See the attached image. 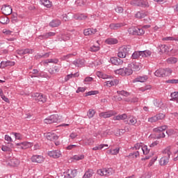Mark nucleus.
Listing matches in <instances>:
<instances>
[{
	"mask_svg": "<svg viewBox=\"0 0 178 178\" xmlns=\"http://www.w3.org/2000/svg\"><path fill=\"white\" fill-rule=\"evenodd\" d=\"M163 154L164 156L161 158L159 161V163L161 166H165V165H168L169 163V158H170V154L172 152H170V147H167L163 151Z\"/></svg>",
	"mask_w": 178,
	"mask_h": 178,
	"instance_id": "f257e3e1",
	"label": "nucleus"
},
{
	"mask_svg": "<svg viewBox=\"0 0 178 178\" xmlns=\"http://www.w3.org/2000/svg\"><path fill=\"white\" fill-rule=\"evenodd\" d=\"M32 97L36 102H39L40 104H44V102H47V96L42 94L34 93Z\"/></svg>",
	"mask_w": 178,
	"mask_h": 178,
	"instance_id": "f03ea898",
	"label": "nucleus"
},
{
	"mask_svg": "<svg viewBox=\"0 0 178 178\" xmlns=\"http://www.w3.org/2000/svg\"><path fill=\"white\" fill-rule=\"evenodd\" d=\"M59 120V116L56 114L50 115L47 118L44 119V122L46 124H52V123H58Z\"/></svg>",
	"mask_w": 178,
	"mask_h": 178,
	"instance_id": "7ed1b4c3",
	"label": "nucleus"
},
{
	"mask_svg": "<svg viewBox=\"0 0 178 178\" xmlns=\"http://www.w3.org/2000/svg\"><path fill=\"white\" fill-rule=\"evenodd\" d=\"M59 120V116L56 114L50 115L47 118L44 119V122L46 124H52V123H58Z\"/></svg>",
	"mask_w": 178,
	"mask_h": 178,
	"instance_id": "20e7f679",
	"label": "nucleus"
},
{
	"mask_svg": "<svg viewBox=\"0 0 178 178\" xmlns=\"http://www.w3.org/2000/svg\"><path fill=\"white\" fill-rule=\"evenodd\" d=\"M113 173L112 168H103L97 170L99 176H111Z\"/></svg>",
	"mask_w": 178,
	"mask_h": 178,
	"instance_id": "39448f33",
	"label": "nucleus"
},
{
	"mask_svg": "<svg viewBox=\"0 0 178 178\" xmlns=\"http://www.w3.org/2000/svg\"><path fill=\"white\" fill-rule=\"evenodd\" d=\"M45 138L49 141H57L59 139V136L55 133L48 132L44 134Z\"/></svg>",
	"mask_w": 178,
	"mask_h": 178,
	"instance_id": "423d86ee",
	"label": "nucleus"
},
{
	"mask_svg": "<svg viewBox=\"0 0 178 178\" xmlns=\"http://www.w3.org/2000/svg\"><path fill=\"white\" fill-rule=\"evenodd\" d=\"M1 12L6 16H9V15H12V7L9 5H3L1 8Z\"/></svg>",
	"mask_w": 178,
	"mask_h": 178,
	"instance_id": "0eeeda50",
	"label": "nucleus"
},
{
	"mask_svg": "<svg viewBox=\"0 0 178 178\" xmlns=\"http://www.w3.org/2000/svg\"><path fill=\"white\" fill-rule=\"evenodd\" d=\"M158 49H159V54L160 55H162V54H168V52L170 51V49H169V46L166 44H160L158 47Z\"/></svg>",
	"mask_w": 178,
	"mask_h": 178,
	"instance_id": "6e6552de",
	"label": "nucleus"
},
{
	"mask_svg": "<svg viewBox=\"0 0 178 178\" xmlns=\"http://www.w3.org/2000/svg\"><path fill=\"white\" fill-rule=\"evenodd\" d=\"M55 35H56V33L49 32L43 33L42 35H40L38 38L39 40H48V38H51V37H55Z\"/></svg>",
	"mask_w": 178,
	"mask_h": 178,
	"instance_id": "1a4fd4ad",
	"label": "nucleus"
},
{
	"mask_svg": "<svg viewBox=\"0 0 178 178\" xmlns=\"http://www.w3.org/2000/svg\"><path fill=\"white\" fill-rule=\"evenodd\" d=\"M31 159L34 163H42L44 162V156L42 155H33Z\"/></svg>",
	"mask_w": 178,
	"mask_h": 178,
	"instance_id": "9d476101",
	"label": "nucleus"
},
{
	"mask_svg": "<svg viewBox=\"0 0 178 178\" xmlns=\"http://www.w3.org/2000/svg\"><path fill=\"white\" fill-rule=\"evenodd\" d=\"M116 113L113 111H106V112H102L99 114L100 118H104V119H107L108 118H111V116H115Z\"/></svg>",
	"mask_w": 178,
	"mask_h": 178,
	"instance_id": "9b49d317",
	"label": "nucleus"
},
{
	"mask_svg": "<svg viewBox=\"0 0 178 178\" xmlns=\"http://www.w3.org/2000/svg\"><path fill=\"white\" fill-rule=\"evenodd\" d=\"M15 61L7 60V61H1L0 63V69H5V67H8V66H15Z\"/></svg>",
	"mask_w": 178,
	"mask_h": 178,
	"instance_id": "f8f14e48",
	"label": "nucleus"
},
{
	"mask_svg": "<svg viewBox=\"0 0 178 178\" xmlns=\"http://www.w3.org/2000/svg\"><path fill=\"white\" fill-rule=\"evenodd\" d=\"M48 155L51 158L56 159V158H60V156L62 155V154L59 150H52L48 152Z\"/></svg>",
	"mask_w": 178,
	"mask_h": 178,
	"instance_id": "ddd939ff",
	"label": "nucleus"
},
{
	"mask_svg": "<svg viewBox=\"0 0 178 178\" xmlns=\"http://www.w3.org/2000/svg\"><path fill=\"white\" fill-rule=\"evenodd\" d=\"M110 60L113 65H115L116 66H120V65H123V61L122 59L118 57H112Z\"/></svg>",
	"mask_w": 178,
	"mask_h": 178,
	"instance_id": "4468645a",
	"label": "nucleus"
},
{
	"mask_svg": "<svg viewBox=\"0 0 178 178\" xmlns=\"http://www.w3.org/2000/svg\"><path fill=\"white\" fill-rule=\"evenodd\" d=\"M129 67H131V70L134 72H138L141 69V65L137 63H131L129 64Z\"/></svg>",
	"mask_w": 178,
	"mask_h": 178,
	"instance_id": "2eb2a0df",
	"label": "nucleus"
},
{
	"mask_svg": "<svg viewBox=\"0 0 178 178\" xmlns=\"http://www.w3.org/2000/svg\"><path fill=\"white\" fill-rule=\"evenodd\" d=\"M148 80V76L143 75V76H139L136 77L135 79H134V83H145Z\"/></svg>",
	"mask_w": 178,
	"mask_h": 178,
	"instance_id": "dca6fc26",
	"label": "nucleus"
},
{
	"mask_svg": "<svg viewBox=\"0 0 178 178\" xmlns=\"http://www.w3.org/2000/svg\"><path fill=\"white\" fill-rule=\"evenodd\" d=\"M124 23H113L109 25V28L111 30H118V29H120L121 27H124Z\"/></svg>",
	"mask_w": 178,
	"mask_h": 178,
	"instance_id": "f3484780",
	"label": "nucleus"
},
{
	"mask_svg": "<svg viewBox=\"0 0 178 178\" xmlns=\"http://www.w3.org/2000/svg\"><path fill=\"white\" fill-rule=\"evenodd\" d=\"M66 176L68 178H74L77 176V170H68L66 172Z\"/></svg>",
	"mask_w": 178,
	"mask_h": 178,
	"instance_id": "a211bd4d",
	"label": "nucleus"
},
{
	"mask_svg": "<svg viewBox=\"0 0 178 178\" xmlns=\"http://www.w3.org/2000/svg\"><path fill=\"white\" fill-rule=\"evenodd\" d=\"M97 33V29H87L83 31L84 35H94Z\"/></svg>",
	"mask_w": 178,
	"mask_h": 178,
	"instance_id": "6ab92c4d",
	"label": "nucleus"
},
{
	"mask_svg": "<svg viewBox=\"0 0 178 178\" xmlns=\"http://www.w3.org/2000/svg\"><path fill=\"white\" fill-rule=\"evenodd\" d=\"M121 49H122L124 54H127V56H128V55H130V54H131V46L130 45L122 46L121 47Z\"/></svg>",
	"mask_w": 178,
	"mask_h": 178,
	"instance_id": "aec40b11",
	"label": "nucleus"
},
{
	"mask_svg": "<svg viewBox=\"0 0 178 178\" xmlns=\"http://www.w3.org/2000/svg\"><path fill=\"white\" fill-rule=\"evenodd\" d=\"M127 123L131 126H136V124H137V118L134 116H130L128 118Z\"/></svg>",
	"mask_w": 178,
	"mask_h": 178,
	"instance_id": "412c9836",
	"label": "nucleus"
},
{
	"mask_svg": "<svg viewBox=\"0 0 178 178\" xmlns=\"http://www.w3.org/2000/svg\"><path fill=\"white\" fill-rule=\"evenodd\" d=\"M61 22L59 19H53L51 22L49 23L50 27H59L61 24Z\"/></svg>",
	"mask_w": 178,
	"mask_h": 178,
	"instance_id": "4be33fe9",
	"label": "nucleus"
},
{
	"mask_svg": "<svg viewBox=\"0 0 178 178\" xmlns=\"http://www.w3.org/2000/svg\"><path fill=\"white\" fill-rule=\"evenodd\" d=\"M166 129H168V126L163 125V126L154 128L153 129V131H154V133H162V131H165V130H166Z\"/></svg>",
	"mask_w": 178,
	"mask_h": 178,
	"instance_id": "5701e85b",
	"label": "nucleus"
},
{
	"mask_svg": "<svg viewBox=\"0 0 178 178\" xmlns=\"http://www.w3.org/2000/svg\"><path fill=\"white\" fill-rule=\"evenodd\" d=\"M127 118V114L124 113L121 115H118L117 116H114L113 118V120H126Z\"/></svg>",
	"mask_w": 178,
	"mask_h": 178,
	"instance_id": "b1692460",
	"label": "nucleus"
},
{
	"mask_svg": "<svg viewBox=\"0 0 178 178\" xmlns=\"http://www.w3.org/2000/svg\"><path fill=\"white\" fill-rule=\"evenodd\" d=\"M59 62V60L58 58H49L42 62L44 66H46V65H48V63H54L56 64Z\"/></svg>",
	"mask_w": 178,
	"mask_h": 178,
	"instance_id": "393cba45",
	"label": "nucleus"
},
{
	"mask_svg": "<svg viewBox=\"0 0 178 178\" xmlns=\"http://www.w3.org/2000/svg\"><path fill=\"white\" fill-rule=\"evenodd\" d=\"M72 63L76 67H82L84 65V60L76 59Z\"/></svg>",
	"mask_w": 178,
	"mask_h": 178,
	"instance_id": "a878e982",
	"label": "nucleus"
},
{
	"mask_svg": "<svg viewBox=\"0 0 178 178\" xmlns=\"http://www.w3.org/2000/svg\"><path fill=\"white\" fill-rule=\"evenodd\" d=\"M154 76H156V77H165V69L157 70L154 72Z\"/></svg>",
	"mask_w": 178,
	"mask_h": 178,
	"instance_id": "bb28decb",
	"label": "nucleus"
},
{
	"mask_svg": "<svg viewBox=\"0 0 178 178\" xmlns=\"http://www.w3.org/2000/svg\"><path fill=\"white\" fill-rule=\"evenodd\" d=\"M77 53L74 52L67 55H64L60 58V60H67V59H70V58H73V56H76Z\"/></svg>",
	"mask_w": 178,
	"mask_h": 178,
	"instance_id": "cd10ccee",
	"label": "nucleus"
},
{
	"mask_svg": "<svg viewBox=\"0 0 178 178\" xmlns=\"http://www.w3.org/2000/svg\"><path fill=\"white\" fill-rule=\"evenodd\" d=\"M105 42L108 45H115V44H118V41L116 38H110L106 40Z\"/></svg>",
	"mask_w": 178,
	"mask_h": 178,
	"instance_id": "c85d7f7f",
	"label": "nucleus"
},
{
	"mask_svg": "<svg viewBox=\"0 0 178 178\" xmlns=\"http://www.w3.org/2000/svg\"><path fill=\"white\" fill-rule=\"evenodd\" d=\"M40 3L45 6V8H52V2L49 0H40Z\"/></svg>",
	"mask_w": 178,
	"mask_h": 178,
	"instance_id": "c756f323",
	"label": "nucleus"
},
{
	"mask_svg": "<svg viewBox=\"0 0 178 178\" xmlns=\"http://www.w3.org/2000/svg\"><path fill=\"white\" fill-rule=\"evenodd\" d=\"M118 83H119V80L113 79V80L107 81L106 86H108V87H112L113 86H118Z\"/></svg>",
	"mask_w": 178,
	"mask_h": 178,
	"instance_id": "7c9ffc66",
	"label": "nucleus"
},
{
	"mask_svg": "<svg viewBox=\"0 0 178 178\" xmlns=\"http://www.w3.org/2000/svg\"><path fill=\"white\" fill-rule=\"evenodd\" d=\"M131 74H133V70L131 69V67H124V76H130Z\"/></svg>",
	"mask_w": 178,
	"mask_h": 178,
	"instance_id": "2f4dec72",
	"label": "nucleus"
},
{
	"mask_svg": "<svg viewBox=\"0 0 178 178\" xmlns=\"http://www.w3.org/2000/svg\"><path fill=\"white\" fill-rule=\"evenodd\" d=\"M139 6L140 8H149V3L147 0H140Z\"/></svg>",
	"mask_w": 178,
	"mask_h": 178,
	"instance_id": "473e14b6",
	"label": "nucleus"
},
{
	"mask_svg": "<svg viewBox=\"0 0 178 178\" xmlns=\"http://www.w3.org/2000/svg\"><path fill=\"white\" fill-rule=\"evenodd\" d=\"M17 147L19 148V149H26L27 148V145H29V143L26 142L16 143Z\"/></svg>",
	"mask_w": 178,
	"mask_h": 178,
	"instance_id": "72a5a7b5",
	"label": "nucleus"
},
{
	"mask_svg": "<svg viewBox=\"0 0 178 178\" xmlns=\"http://www.w3.org/2000/svg\"><path fill=\"white\" fill-rule=\"evenodd\" d=\"M146 16H147V15L145 14V13H144L143 11H138L135 15V17L137 19H144V17H145Z\"/></svg>",
	"mask_w": 178,
	"mask_h": 178,
	"instance_id": "f704fd0d",
	"label": "nucleus"
},
{
	"mask_svg": "<svg viewBox=\"0 0 178 178\" xmlns=\"http://www.w3.org/2000/svg\"><path fill=\"white\" fill-rule=\"evenodd\" d=\"M140 156V152L136 151L135 152L130 153L128 156L127 158H133L134 159H136Z\"/></svg>",
	"mask_w": 178,
	"mask_h": 178,
	"instance_id": "c9c22d12",
	"label": "nucleus"
},
{
	"mask_svg": "<svg viewBox=\"0 0 178 178\" xmlns=\"http://www.w3.org/2000/svg\"><path fill=\"white\" fill-rule=\"evenodd\" d=\"M120 150V149L119 147H117L113 149L108 150L107 154H111V155H118V154H119Z\"/></svg>",
	"mask_w": 178,
	"mask_h": 178,
	"instance_id": "e433bc0d",
	"label": "nucleus"
},
{
	"mask_svg": "<svg viewBox=\"0 0 178 178\" xmlns=\"http://www.w3.org/2000/svg\"><path fill=\"white\" fill-rule=\"evenodd\" d=\"M92 175H94V172H92V170H87L82 178H90L92 177Z\"/></svg>",
	"mask_w": 178,
	"mask_h": 178,
	"instance_id": "4c0bfd02",
	"label": "nucleus"
},
{
	"mask_svg": "<svg viewBox=\"0 0 178 178\" xmlns=\"http://www.w3.org/2000/svg\"><path fill=\"white\" fill-rule=\"evenodd\" d=\"M9 22V18H8V17L6 16H3L0 17V23H1V24H8Z\"/></svg>",
	"mask_w": 178,
	"mask_h": 178,
	"instance_id": "58836bf2",
	"label": "nucleus"
},
{
	"mask_svg": "<svg viewBox=\"0 0 178 178\" xmlns=\"http://www.w3.org/2000/svg\"><path fill=\"white\" fill-rule=\"evenodd\" d=\"M136 30H137V26H131L128 29V33L131 35H136Z\"/></svg>",
	"mask_w": 178,
	"mask_h": 178,
	"instance_id": "ea45409f",
	"label": "nucleus"
},
{
	"mask_svg": "<svg viewBox=\"0 0 178 178\" xmlns=\"http://www.w3.org/2000/svg\"><path fill=\"white\" fill-rule=\"evenodd\" d=\"M72 77H79V74L78 73H74V74H68L65 76V81H69V80H70V79H72Z\"/></svg>",
	"mask_w": 178,
	"mask_h": 178,
	"instance_id": "a19ab883",
	"label": "nucleus"
},
{
	"mask_svg": "<svg viewBox=\"0 0 178 178\" xmlns=\"http://www.w3.org/2000/svg\"><path fill=\"white\" fill-rule=\"evenodd\" d=\"M94 115H95V110L92 108L89 109L87 113V116L88 117V118L91 119V118H94Z\"/></svg>",
	"mask_w": 178,
	"mask_h": 178,
	"instance_id": "79ce46f5",
	"label": "nucleus"
},
{
	"mask_svg": "<svg viewBox=\"0 0 178 178\" xmlns=\"http://www.w3.org/2000/svg\"><path fill=\"white\" fill-rule=\"evenodd\" d=\"M170 97L172 98V101H176V102H178V92L171 93Z\"/></svg>",
	"mask_w": 178,
	"mask_h": 178,
	"instance_id": "37998d69",
	"label": "nucleus"
},
{
	"mask_svg": "<svg viewBox=\"0 0 178 178\" xmlns=\"http://www.w3.org/2000/svg\"><path fill=\"white\" fill-rule=\"evenodd\" d=\"M117 93L119 95H122L123 97H129V95H130V93L126 90H118Z\"/></svg>",
	"mask_w": 178,
	"mask_h": 178,
	"instance_id": "c03bdc74",
	"label": "nucleus"
},
{
	"mask_svg": "<svg viewBox=\"0 0 178 178\" xmlns=\"http://www.w3.org/2000/svg\"><path fill=\"white\" fill-rule=\"evenodd\" d=\"M145 32L144 31V29L142 28H136V31L135 32V35H143Z\"/></svg>",
	"mask_w": 178,
	"mask_h": 178,
	"instance_id": "a18cd8bd",
	"label": "nucleus"
},
{
	"mask_svg": "<svg viewBox=\"0 0 178 178\" xmlns=\"http://www.w3.org/2000/svg\"><path fill=\"white\" fill-rule=\"evenodd\" d=\"M118 58H125L127 57V54L124 53V51L122 50V48L119 49V51L118 53Z\"/></svg>",
	"mask_w": 178,
	"mask_h": 178,
	"instance_id": "49530a36",
	"label": "nucleus"
},
{
	"mask_svg": "<svg viewBox=\"0 0 178 178\" xmlns=\"http://www.w3.org/2000/svg\"><path fill=\"white\" fill-rule=\"evenodd\" d=\"M163 41H178V38L175 37H165L163 38Z\"/></svg>",
	"mask_w": 178,
	"mask_h": 178,
	"instance_id": "de8ad7c7",
	"label": "nucleus"
},
{
	"mask_svg": "<svg viewBox=\"0 0 178 178\" xmlns=\"http://www.w3.org/2000/svg\"><path fill=\"white\" fill-rule=\"evenodd\" d=\"M84 145H92L94 140L92 138H88L84 141Z\"/></svg>",
	"mask_w": 178,
	"mask_h": 178,
	"instance_id": "09e8293b",
	"label": "nucleus"
},
{
	"mask_svg": "<svg viewBox=\"0 0 178 178\" xmlns=\"http://www.w3.org/2000/svg\"><path fill=\"white\" fill-rule=\"evenodd\" d=\"M142 151L144 155H148V154H149V149H148V146L147 145L142 147Z\"/></svg>",
	"mask_w": 178,
	"mask_h": 178,
	"instance_id": "8fccbe9b",
	"label": "nucleus"
},
{
	"mask_svg": "<svg viewBox=\"0 0 178 178\" xmlns=\"http://www.w3.org/2000/svg\"><path fill=\"white\" fill-rule=\"evenodd\" d=\"M115 72L116 74H120V76H124V67L116 70Z\"/></svg>",
	"mask_w": 178,
	"mask_h": 178,
	"instance_id": "3c124183",
	"label": "nucleus"
},
{
	"mask_svg": "<svg viewBox=\"0 0 178 178\" xmlns=\"http://www.w3.org/2000/svg\"><path fill=\"white\" fill-rule=\"evenodd\" d=\"M140 58V51H134L131 55L132 59H138Z\"/></svg>",
	"mask_w": 178,
	"mask_h": 178,
	"instance_id": "603ef678",
	"label": "nucleus"
},
{
	"mask_svg": "<svg viewBox=\"0 0 178 178\" xmlns=\"http://www.w3.org/2000/svg\"><path fill=\"white\" fill-rule=\"evenodd\" d=\"M73 159H74V161H81V159H84V155L83 154L74 155L73 156Z\"/></svg>",
	"mask_w": 178,
	"mask_h": 178,
	"instance_id": "864d4df0",
	"label": "nucleus"
},
{
	"mask_svg": "<svg viewBox=\"0 0 178 178\" xmlns=\"http://www.w3.org/2000/svg\"><path fill=\"white\" fill-rule=\"evenodd\" d=\"M106 147L105 149H108V147H109L108 145V144H100L98 146H97V151H101V149H104V147Z\"/></svg>",
	"mask_w": 178,
	"mask_h": 178,
	"instance_id": "5fc2aeb1",
	"label": "nucleus"
},
{
	"mask_svg": "<svg viewBox=\"0 0 178 178\" xmlns=\"http://www.w3.org/2000/svg\"><path fill=\"white\" fill-rule=\"evenodd\" d=\"M33 74H36L31 76V77H42L41 73L38 72V70H33Z\"/></svg>",
	"mask_w": 178,
	"mask_h": 178,
	"instance_id": "6e6d98bb",
	"label": "nucleus"
},
{
	"mask_svg": "<svg viewBox=\"0 0 178 178\" xmlns=\"http://www.w3.org/2000/svg\"><path fill=\"white\" fill-rule=\"evenodd\" d=\"M87 3V0H77L76 1V5L78 6H84Z\"/></svg>",
	"mask_w": 178,
	"mask_h": 178,
	"instance_id": "4d7b16f0",
	"label": "nucleus"
},
{
	"mask_svg": "<svg viewBox=\"0 0 178 178\" xmlns=\"http://www.w3.org/2000/svg\"><path fill=\"white\" fill-rule=\"evenodd\" d=\"M168 63H176L177 62V58L175 57H170L167 59Z\"/></svg>",
	"mask_w": 178,
	"mask_h": 178,
	"instance_id": "13d9d810",
	"label": "nucleus"
},
{
	"mask_svg": "<svg viewBox=\"0 0 178 178\" xmlns=\"http://www.w3.org/2000/svg\"><path fill=\"white\" fill-rule=\"evenodd\" d=\"M148 122L149 123H155L158 122V118H156V115L148 118Z\"/></svg>",
	"mask_w": 178,
	"mask_h": 178,
	"instance_id": "bf43d9fd",
	"label": "nucleus"
},
{
	"mask_svg": "<svg viewBox=\"0 0 178 178\" xmlns=\"http://www.w3.org/2000/svg\"><path fill=\"white\" fill-rule=\"evenodd\" d=\"M13 136H15L16 140H22L23 136L21 134L13 132Z\"/></svg>",
	"mask_w": 178,
	"mask_h": 178,
	"instance_id": "052dcab7",
	"label": "nucleus"
},
{
	"mask_svg": "<svg viewBox=\"0 0 178 178\" xmlns=\"http://www.w3.org/2000/svg\"><path fill=\"white\" fill-rule=\"evenodd\" d=\"M165 114L163 113H159L156 115V118H157V121L158 120H162L163 119H165Z\"/></svg>",
	"mask_w": 178,
	"mask_h": 178,
	"instance_id": "680f3d73",
	"label": "nucleus"
},
{
	"mask_svg": "<svg viewBox=\"0 0 178 178\" xmlns=\"http://www.w3.org/2000/svg\"><path fill=\"white\" fill-rule=\"evenodd\" d=\"M87 19V15L84 14H81L76 17L77 20H86Z\"/></svg>",
	"mask_w": 178,
	"mask_h": 178,
	"instance_id": "e2e57ef3",
	"label": "nucleus"
},
{
	"mask_svg": "<svg viewBox=\"0 0 178 178\" xmlns=\"http://www.w3.org/2000/svg\"><path fill=\"white\" fill-rule=\"evenodd\" d=\"M99 49V46H95V45H93L90 48V51H91V52H97L98 51Z\"/></svg>",
	"mask_w": 178,
	"mask_h": 178,
	"instance_id": "0e129e2a",
	"label": "nucleus"
},
{
	"mask_svg": "<svg viewBox=\"0 0 178 178\" xmlns=\"http://www.w3.org/2000/svg\"><path fill=\"white\" fill-rule=\"evenodd\" d=\"M141 0H133L131 1V5L134 6H140V2Z\"/></svg>",
	"mask_w": 178,
	"mask_h": 178,
	"instance_id": "69168bd1",
	"label": "nucleus"
},
{
	"mask_svg": "<svg viewBox=\"0 0 178 178\" xmlns=\"http://www.w3.org/2000/svg\"><path fill=\"white\" fill-rule=\"evenodd\" d=\"M11 163L13 166H17L19 163H20V161H19V160H17V159H13L11 160Z\"/></svg>",
	"mask_w": 178,
	"mask_h": 178,
	"instance_id": "338daca9",
	"label": "nucleus"
},
{
	"mask_svg": "<svg viewBox=\"0 0 178 178\" xmlns=\"http://www.w3.org/2000/svg\"><path fill=\"white\" fill-rule=\"evenodd\" d=\"M164 70H165V76H170V74H172V72H173L170 68H166Z\"/></svg>",
	"mask_w": 178,
	"mask_h": 178,
	"instance_id": "774afa93",
	"label": "nucleus"
}]
</instances>
